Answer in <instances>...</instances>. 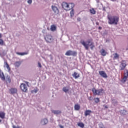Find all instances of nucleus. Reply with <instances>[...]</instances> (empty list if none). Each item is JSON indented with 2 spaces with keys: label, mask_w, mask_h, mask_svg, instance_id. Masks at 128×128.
Returning <instances> with one entry per match:
<instances>
[{
  "label": "nucleus",
  "mask_w": 128,
  "mask_h": 128,
  "mask_svg": "<svg viewBox=\"0 0 128 128\" xmlns=\"http://www.w3.org/2000/svg\"><path fill=\"white\" fill-rule=\"evenodd\" d=\"M80 42L82 46H84L86 50H88L89 46H90L91 50H94V43L92 42V39L88 40L87 42L88 44H86V42L84 40H81Z\"/></svg>",
  "instance_id": "f257e3e1"
},
{
  "label": "nucleus",
  "mask_w": 128,
  "mask_h": 128,
  "mask_svg": "<svg viewBox=\"0 0 128 128\" xmlns=\"http://www.w3.org/2000/svg\"><path fill=\"white\" fill-rule=\"evenodd\" d=\"M108 24H118V22L120 20V18L118 16H108Z\"/></svg>",
  "instance_id": "f03ea898"
},
{
  "label": "nucleus",
  "mask_w": 128,
  "mask_h": 128,
  "mask_svg": "<svg viewBox=\"0 0 128 128\" xmlns=\"http://www.w3.org/2000/svg\"><path fill=\"white\" fill-rule=\"evenodd\" d=\"M62 8L65 10H72V8H74V4L73 3L68 4L66 2H63L62 3Z\"/></svg>",
  "instance_id": "7ed1b4c3"
},
{
  "label": "nucleus",
  "mask_w": 128,
  "mask_h": 128,
  "mask_svg": "<svg viewBox=\"0 0 128 128\" xmlns=\"http://www.w3.org/2000/svg\"><path fill=\"white\" fill-rule=\"evenodd\" d=\"M44 38L46 42L48 44H51V42H52L54 40L52 36L48 33H46V34L44 35Z\"/></svg>",
  "instance_id": "20e7f679"
},
{
  "label": "nucleus",
  "mask_w": 128,
  "mask_h": 128,
  "mask_svg": "<svg viewBox=\"0 0 128 128\" xmlns=\"http://www.w3.org/2000/svg\"><path fill=\"white\" fill-rule=\"evenodd\" d=\"M78 55V53L76 51H72L71 50H68L65 56H76Z\"/></svg>",
  "instance_id": "39448f33"
},
{
  "label": "nucleus",
  "mask_w": 128,
  "mask_h": 128,
  "mask_svg": "<svg viewBox=\"0 0 128 128\" xmlns=\"http://www.w3.org/2000/svg\"><path fill=\"white\" fill-rule=\"evenodd\" d=\"M92 92L94 94V96H100V94H102V92H104V89L101 88L100 90H96V88H92Z\"/></svg>",
  "instance_id": "423d86ee"
},
{
  "label": "nucleus",
  "mask_w": 128,
  "mask_h": 128,
  "mask_svg": "<svg viewBox=\"0 0 128 128\" xmlns=\"http://www.w3.org/2000/svg\"><path fill=\"white\" fill-rule=\"evenodd\" d=\"M119 68L120 70H124L126 68V62L124 60H122L120 62Z\"/></svg>",
  "instance_id": "0eeeda50"
},
{
  "label": "nucleus",
  "mask_w": 128,
  "mask_h": 128,
  "mask_svg": "<svg viewBox=\"0 0 128 128\" xmlns=\"http://www.w3.org/2000/svg\"><path fill=\"white\" fill-rule=\"evenodd\" d=\"M20 88L22 92H28V86L24 83L21 84Z\"/></svg>",
  "instance_id": "6e6552de"
},
{
  "label": "nucleus",
  "mask_w": 128,
  "mask_h": 128,
  "mask_svg": "<svg viewBox=\"0 0 128 128\" xmlns=\"http://www.w3.org/2000/svg\"><path fill=\"white\" fill-rule=\"evenodd\" d=\"M99 74L104 78H108V74H106V72L104 70L99 71Z\"/></svg>",
  "instance_id": "1a4fd4ad"
},
{
  "label": "nucleus",
  "mask_w": 128,
  "mask_h": 128,
  "mask_svg": "<svg viewBox=\"0 0 128 128\" xmlns=\"http://www.w3.org/2000/svg\"><path fill=\"white\" fill-rule=\"evenodd\" d=\"M10 92L11 94H14L18 92V89L16 88H11L10 89Z\"/></svg>",
  "instance_id": "9d476101"
},
{
  "label": "nucleus",
  "mask_w": 128,
  "mask_h": 128,
  "mask_svg": "<svg viewBox=\"0 0 128 128\" xmlns=\"http://www.w3.org/2000/svg\"><path fill=\"white\" fill-rule=\"evenodd\" d=\"M52 8L54 14H58V7L52 6Z\"/></svg>",
  "instance_id": "9b49d317"
},
{
  "label": "nucleus",
  "mask_w": 128,
  "mask_h": 128,
  "mask_svg": "<svg viewBox=\"0 0 128 128\" xmlns=\"http://www.w3.org/2000/svg\"><path fill=\"white\" fill-rule=\"evenodd\" d=\"M0 78L2 80H6L4 74V72H2V71H0Z\"/></svg>",
  "instance_id": "f8f14e48"
},
{
  "label": "nucleus",
  "mask_w": 128,
  "mask_h": 128,
  "mask_svg": "<svg viewBox=\"0 0 128 128\" xmlns=\"http://www.w3.org/2000/svg\"><path fill=\"white\" fill-rule=\"evenodd\" d=\"M16 54H18V56H26V54H28V52H16Z\"/></svg>",
  "instance_id": "ddd939ff"
},
{
  "label": "nucleus",
  "mask_w": 128,
  "mask_h": 128,
  "mask_svg": "<svg viewBox=\"0 0 128 128\" xmlns=\"http://www.w3.org/2000/svg\"><path fill=\"white\" fill-rule=\"evenodd\" d=\"M52 112L54 114H62V112L60 110H52Z\"/></svg>",
  "instance_id": "4468645a"
},
{
  "label": "nucleus",
  "mask_w": 128,
  "mask_h": 128,
  "mask_svg": "<svg viewBox=\"0 0 128 128\" xmlns=\"http://www.w3.org/2000/svg\"><path fill=\"white\" fill-rule=\"evenodd\" d=\"M4 66H6V68L8 71H9V72L10 71V65H8V64L7 62H4Z\"/></svg>",
  "instance_id": "2eb2a0df"
},
{
  "label": "nucleus",
  "mask_w": 128,
  "mask_h": 128,
  "mask_svg": "<svg viewBox=\"0 0 128 128\" xmlns=\"http://www.w3.org/2000/svg\"><path fill=\"white\" fill-rule=\"evenodd\" d=\"M73 78H80V74H78L76 72H74L72 74Z\"/></svg>",
  "instance_id": "dca6fc26"
},
{
  "label": "nucleus",
  "mask_w": 128,
  "mask_h": 128,
  "mask_svg": "<svg viewBox=\"0 0 128 128\" xmlns=\"http://www.w3.org/2000/svg\"><path fill=\"white\" fill-rule=\"evenodd\" d=\"M75 110H80V106L79 104H76L74 106Z\"/></svg>",
  "instance_id": "f3484780"
},
{
  "label": "nucleus",
  "mask_w": 128,
  "mask_h": 128,
  "mask_svg": "<svg viewBox=\"0 0 128 128\" xmlns=\"http://www.w3.org/2000/svg\"><path fill=\"white\" fill-rule=\"evenodd\" d=\"M50 30H52V32H54L55 30H56V26L54 24L50 26Z\"/></svg>",
  "instance_id": "a211bd4d"
},
{
  "label": "nucleus",
  "mask_w": 128,
  "mask_h": 128,
  "mask_svg": "<svg viewBox=\"0 0 128 128\" xmlns=\"http://www.w3.org/2000/svg\"><path fill=\"white\" fill-rule=\"evenodd\" d=\"M100 52L103 56H106V50L104 49L101 50Z\"/></svg>",
  "instance_id": "6ab92c4d"
},
{
  "label": "nucleus",
  "mask_w": 128,
  "mask_h": 128,
  "mask_svg": "<svg viewBox=\"0 0 128 128\" xmlns=\"http://www.w3.org/2000/svg\"><path fill=\"white\" fill-rule=\"evenodd\" d=\"M92 114V110H86L84 112L85 116H90Z\"/></svg>",
  "instance_id": "aec40b11"
},
{
  "label": "nucleus",
  "mask_w": 128,
  "mask_h": 128,
  "mask_svg": "<svg viewBox=\"0 0 128 128\" xmlns=\"http://www.w3.org/2000/svg\"><path fill=\"white\" fill-rule=\"evenodd\" d=\"M128 78L124 75L123 78L121 80V82H122V84H126V82L128 80Z\"/></svg>",
  "instance_id": "412c9836"
},
{
  "label": "nucleus",
  "mask_w": 128,
  "mask_h": 128,
  "mask_svg": "<svg viewBox=\"0 0 128 128\" xmlns=\"http://www.w3.org/2000/svg\"><path fill=\"white\" fill-rule=\"evenodd\" d=\"M6 116V114L4 113V112H0V118H4V117Z\"/></svg>",
  "instance_id": "4be33fe9"
},
{
  "label": "nucleus",
  "mask_w": 128,
  "mask_h": 128,
  "mask_svg": "<svg viewBox=\"0 0 128 128\" xmlns=\"http://www.w3.org/2000/svg\"><path fill=\"white\" fill-rule=\"evenodd\" d=\"M21 62L20 61H18V62H16L14 64V66H16V68H18L20 64H21Z\"/></svg>",
  "instance_id": "5701e85b"
},
{
  "label": "nucleus",
  "mask_w": 128,
  "mask_h": 128,
  "mask_svg": "<svg viewBox=\"0 0 128 128\" xmlns=\"http://www.w3.org/2000/svg\"><path fill=\"white\" fill-rule=\"evenodd\" d=\"M78 126H80L81 128H84V124L82 123V122H79L78 123Z\"/></svg>",
  "instance_id": "b1692460"
},
{
  "label": "nucleus",
  "mask_w": 128,
  "mask_h": 128,
  "mask_svg": "<svg viewBox=\"0 0 128 128\" xmlns=\"http://www.w3.org/2000/svg\"><path fill=\"white\" fill-rule=\"evenodd\" d=\"M62 90L64 92H68L70 90V88L68 86H65L63 88Z\"/></svg>",
  "instance_id": "393cba45"
},
{
  "label": "nucleus",
  "mask_w": 128,
  "mask_h": 128,
  "mask_svg": "<svg viewBox=\"0 0 128 128\" xmlns=\"http://www.w3.org/2000/svg\"><path fill=\"white\" fill-rule=\"evenodd\" d=\"M48 122V119L46 118H44L42 120V124H46Z\"/></svg>",
  "instance_id": "a878e982"
},
{
  "label": "nucleus",
  "mask_w": 128,
  "mask_h": 128,
  "mask_svg": "<svg viewBox=\"0 0 128 128\" xmlns=\"http://www.w3.org/2000/svg\"><path fill=\"white\" fill-rule=\"evenodd\" d=\"M114 56V60H118L120 58V55L118 53H115Z\"/></svg>",
  "instance_id": "bb28decb"
},
{
  "label": "nucleus",
  "mask_w": 128,
  "mask_h": 128,
  "mask_svg": "<svg viewBox=\"0 0 128 128\" xmlns=\"http://www.w3.org/2000/svg\"><path fill=\"white\" fill-rule=\"evenodd\" d=\"M90 14H96V10H94V8H92V9H90Z\"/></svg>",
  "instance_id": "cd10ccee"
},
{
  "label": "nucleus",
  "mask_w": 128,
  "mask_h": 128,
  "mask_svg": "<svg viewBox=\"0 0 128 128\" xmlns=\"http://www.w3.org/2000/svg\"><path fill=\"white\" fill-rule=\"evenodd\" d=\"M124 76L128 78V70H126L124 71Z\"/></svg>",
  "instance_id": "c85d7f7f"
},
{
  "label": "nucleus",
  "mask_w": 128,
  "mask_h": 128,
  "mask_svg": "<svg viewBox=\"0 0 128 128\" xmlns=\"http://www.w3.org/2000/svg\"><path fill=\"white\" fill-rule=\"evenodd\" d=\"M71 10H72L70 12V16H74V10L73 8H72Z\"/></svg>",
  "instance_id": "c756f323"
},
{
  "label": "nucleus",
  "mask_w": 128,
  "mask_h": 128,
  "mask_svg": "<svg viewBox=\"0 0 128 128\" xmlns=\"http://www.w3.org/2000/svg\"><path fill=\"white\" fill-rule=\"evenodd\" d=\"M6 80H7V82H8L9 84H10L12 80H10V76H7Z\"/></svg>",
  "instance_id": "7c9ffc66"
},
{
  "label": "nucleus",
  "mask_w": 128,
  "mask_h": 128,
  "mask_svg": "<svg viewBox=\"0 0 128 128\" xmlns=\"http://www.w3.org/2000/svg\"><path fill=\"white\" fill-rule=\"evenodd\" d=\"M94 100L96 104H98V102H100V98H94Z\"/></svg>",
  "instance_id": "2f4dec72"
},
{
  "label": "nucleus",
  "mask_w": 128,
  "mask_h": 128,
  "mask_svg": "<svg viewBox=\"0 0 128 128\" xmlns=\"http://www.w3.org/2000/svg\"><path fill=\"white\" fill-rule=\"evenodd\" d=\"M31 92L32 94H36V92H38V90L37 89H35V90H32L31 91Z\"/></svg>",
  "instance_id": "473e14b6"
},
{
  "label": "nucleus",
  "mask_w": 128,
  "mask_h": 128,
  "mask_svg": "<svg viewBox=\"0 0 128 128\" xmlns=\"http://www.w3.org/2000/svg\"><path fill=\"white\" fill-rule=\"evenodd\" d=\"M0 44L1 46H4V40L2 39H0Z\"/></svg>",
  "instance_id": "72a5a7b5"
},
{
  "label": "nucleus",
  "mask_w": 128,
  "mask_h": 128,
  "mask_svg": "<svg viewBox=\"0 0 128 128\" xmlns=\"http://www.w3.org/2000/svg\"><path fill=\"white\" fill-rule=\"evenodd\" d=\"M28 4H31L32 2V0H28Z\"/></svg>",
  "instance_id": "f704fd0d"
},
{
  "label": "nucleus",
  "mask_w": 128,
  "mask_h": 128,
  "mask_svg": "<svg viewBox=\"0 0 128 128\" xmlns=\"http://www.w3.org/2000/svg\"><path fill=\"white\" fill-rule=\"evenodd\" d=\"M77 20L78 22H80L82 20V19L80 18H77Z\"/></svg>",
  "instance_id": "c9c22d12"
},
{
  "label": "nucleus",
  "mask_w": 128,
  "mask_h": 128,
  "mask_svg": "<svg viewBox=\"0 0 128 128\" xmlns=\"http://www.w3.org/2000/svg\"><path fill=\"white\" fill-rule=\"evenodd\" d=\"M38 66L39 68H42V64H40V62H38Z\"/></svg>",
  "instance_id": "e433bc0d"
},
{
  "label": "nucleus",
  "mask_w": 128,
  "mask_h": 128,
  "mask_svg": "<svg viewBox=\"0 0 128 128\" xmlns=\"http://www.w3.org/2000/svg\"><path fill=\"white\" fill-rule=\"evenodd\" d=\"M12 128H20V126H16L14 125V126H12Z\"/></svg>",
  "instance_id": "4c0bfd02"
},
{
  "label": "nucleus",
  "mask_w": 128,
  "mask_h": 128,
  "mask_svg": "<svg viewBox=\"0 0 128 128\" xmlns=\"http://www.w3.org/2000/svg\"><path fill=\"white\" fill-rule=\"evenodd\" d=\"M89 100H92V96H90L88 98Z\"/></svg>",
  "instance_id": "58836bf2"
},
{
  "label": "nucleus",
  "mask_w": 128,
  "mask_h": 128,
  "mask_svg": "<svg viewBox=\"0 0 128 128\" xmlns=\"http://www.w3.org/2000/svg\"><path fill=\"white\" fill-rule=\"evenodd\" d=\"M103 106H104L105 108H108V106H106V105Z\"/></svg>",
  "instance_id": "ea45409f"
},
{
  "label": "nucleus",
  "mask_w": 128,
  "mask_h": 128,
  "mask_svg": "<svg viewBox=\"0 0 128 128\" xmlns=\"http://www.w3.org/2000/svg\"><path fill=\"white\" fill-rule=\"evenodd\" d=\"M60 128H64V126H62V125H60L59 126Z\"/></svg>",
  "instance_id": "a19ab883"
},
{
  "label": "nucleus",
  "mask_w": 128,
  "mask_h": 128,
  "mask_svg": "<svg viewBox=\"0 0 128 128\" xmlns=\"http://www.w3.org/2000/svg\"><path fill=\"white\" fill-rule=\"evenodd\" d=\"M114 104H118V101H115L114 102Z\"/></svg>",
  "instance_id": "79ce46f5"
},
{
  "label": "nucleus",
  "mask_w": 128,
  "mask_h": 128,
  "mask_svg": "<svg viewBox=\"0 0 128 128\" xmlns=\"http://www.w3.org/2000/svg\"><path fill=\"white\" fill-rule=\"evenodd\" d=\"M112 2H116V0H110Z\"/></svg>",
  "instance_id": "37998d69"
},
{
  "label": "nucleus",
  "mask_w": 128,
  "mask_h": 128,
  "mask_svg": "<svg viewBox=\"0 0 128 128\" xmlns=\"http://www.w3.org/2000/svg\"><path fill=\"white\" fill-rule=\"evenodd\" d=\"M98 28H99V30H102V27L100 26V27Z\"/></svg>",
  "instance_id": "c03bdc74"
},
{
  "label": "nucleus",
  "mask_w": 128,
  "mask_h": 128,
  "mask_svg": "<svg viewBox=\"0 0 128 128\" xmlns=\"http://www.w3.org/2000/svg\"><path fill=\"white\" fill-rule=\"evenodd\" d=\"M123 112H126V110H124Z\"/></svg>",
  "instance_id": "a18cd8bd"
},
{
  "label": "nucleus",
  "mask_w": 128,
  "mask_h": 128,
  "mask_svg": "<svg viewBox=\"0 0 128 128\" xmlns=\"http://www.w3.org/2000/svg\"><path fill=\"white\" fill-rule=\"evenodd\" d=\"M0 38H2V34H0Z\"/></svg>",
  "instance_id": "49530a36"
},
{
  "label": "nucleus",
  "mask_w": 128,
  "mask_h": 128,
  "mask_svg": "<svg viewBox=\"0 0 128 128\" xmlns=\"http://www.w3.org/2000/svg\"><path fill=\"white\" fill-rule=\"evenodd\" d=\"M2 122V120H0V122Z\"/></svg>",
  "instance_id": "de8ad7c7"
},
{
  "label": "nucleus",
  "mask_w": 128,
  "mask_h": 128,
  "mask_svg": "<svg viewBox=\"0 0 128 128\" xmlns=\"http://www.w3.org/2000/svg\"><path fill=\"white\" fill-rule=\"evenodd\" d=\"M0 72H2V70H0Z\"/></svg>",
  "instance_id": "09e8293b"
}]
</instances>
